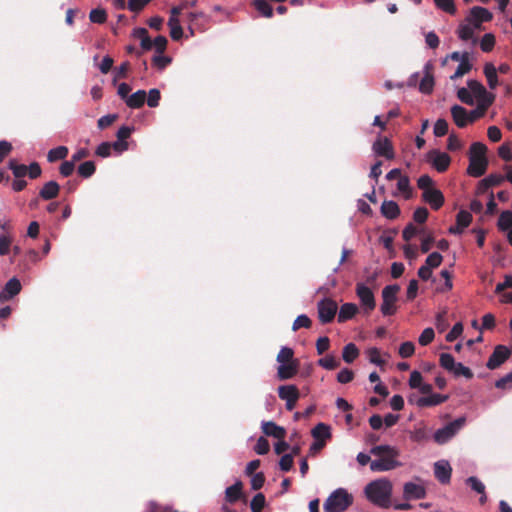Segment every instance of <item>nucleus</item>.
Segmentation results:
<instances>
[{"instance_id":"7c9ffc66","label":"nucleus","mask_w":512,"mask_h":512,"mask_svg":"<svg viewBox=\"0 0 512 512\" xmlns=\"http://www.w3.org/2000/svg\"><path fill=\"white\" fill-rule=\"evenodd\" d=\"M429 64L425 66V75L420 81L419 90L424 94H429L432 92L434 87V78L432 74L428 71Z\"/></svg>"},{"instance_id":"0eeeda50","label":"nucleus","mask_w":512,"mask_h":512,"mask_svg":"<svg viewBox=\"0 0 512 512\" xmlns=\"http://www.w3.org/2000/svg\"><path fill=\"white\" fill-rule=\"evenodd\" d=\"M467 86L471 90L474 101L476 100L477 104L492 105L495 101V94L487 91L485 86L478 80L469 79Z\"/></svg>"},{"instance_id":"7ed1b4c3","label":"nucleus","mask_w":512,"mask_h":512,"mask_svg":"<svg viewBox=\"0 0 512 512\" xmlns=\"http://www.w3.org/2000/svg\"><path fill=\"white\" fill-rule=\"evenodd\" d=\"M486 146L481 142H475L470 147L469 166L467 172L473 177H480L485 174L488 160L486 157Z\"/></svg>"},{"instance_id":"ea45409f","label":"nucleus","mask_w":512,"mask_h":512,"mask_svg":"<svg viewBox=\"0 0 512 512\" xmlns=\"http://www.w3.org/2000/svg\"><path fill=\"white\" fill-rule=\"evenodd\" d=\"M78 173L83 178H89L95 173V164L93 161H86L78 166Z\"/></svg>"},{"instance_id":"6e6552de","label":"nucleus","mask_w":512,"mask_h":512,"mask_svg":"<svg viewBox=\"0 0 512 512\" xmlns=\"http://www.w3.org/2000/svg\"><path fill=\"white\" fill-rule=\"evenodd\" d=\"M356 295L365 314H369L376 307L374 293L365 283L356 284Z\"/></svg>"},{"instance_id":"69168bd1","label":"nucleus","mask_w":512,"mask_h":512,"mask_svg":"<svg viewBox=\"0 0 512 512\" xmlns=\"http://www.w3.org/2000/svg\"><path fill=\"white\" fill-rule=\"evenodd\" d=\"M418 288V281L416 279L410 280L406 292V298L408 301H412L417 297Z\"/></svg>"},{"instance_id":"bf43d9fd","label":"nucleus","mask_w":512,"mask_h":512,"mask_svg":"<svg viewBox=\"0 0 512 512\" xmlns=\"http://www.w3.org/2000/svg\"><path fill=\"white\" fill-rule=\"evenodd\" d=\"M415 351L414 343L411 341L403 342L399 347V354L403 358H408L413 355Z\"/></svg>"},{"instance_id":"2eb2a0df","label":"nucleus","mask_w":512,"mask_h":512,"mask_svg":"<svg viewBox=\"0 0 512 512\" xmlns=\"http://www.w3.org/2000/svg\"><path fill=\"white\" fill-rule=\"evenodd\" d=\"M423 200L433 209H439L444 203V196L439 189H426L422 194Z\"/></svg>"},{"instance_id":"4468645a","label":"nucleus","mask_w":512,"mask_h":512,"mask_svg":"<svg viewBox=\"0 0 512 512\" xmlns=\"http://www.w3.org/2000/svg\"><path fill=\"white\" fill-rule=\"evenodd\" d=\"M452 468L448 461L439 460L434 463V474L438 481L447 484L451 479Z\"/></svg>"},{"instance_id":"a18cd8bd","label":"nucleus","mask_w":512,"mask_h":512,"mask_svg":"<svg viewBox=\"0 0 512 512\" xmlns=\"http://www.w3.org/2000/svg\"><path fill=\"white\" fill-rule=\"evenodd\" d=\"M466 484L476 493L483 494L485 492L484 483L475 476H470L465 480Z\"/></svg>"},{"instance_id":"79ce46f5","label":"nucleus","mask_w":512,"mask_h":512,"mask_svg":"<svg viewBox=\"0 0 512 512\" xmlns=\"http://www.w3.org/2000/svg\"><path fill=\"white\" fill-rule=\"evenodd\" d=\"M410 438L415 442H422L428 439V432L425 426L421 425L415 427L413 431L410 432Z\"/></svg>"},{"instance_id":"5701e85b","label":"nucleus","mask_w":512,"mask_h":512,"mask_svg":"<svg viewBox=\"0 0 512 512\" xmlns=\"http://www.w3.org/2000/svg\"><path fill=\"white\" fill-rule=\"evenodd\" d=\"M381 214L390 220L397 218L400 214L398 204L393 200H385L380 208Z\"/></svg>"},{"instance_id":"6e6d98bb","label":"nucleus","mask_w":512,"mask_h":512,"mask_svg":"<svg viewBox=\"0 0 512 512\" xmlns=\"http://www.w3.org/2000/svg\"><path fill=\"white\" fill-rule=\"evenodd\" d=\"M434 337V330L430 327L425 328L418 338L419 344L422 346H426L433 341Z\"/></svg>"},{"instance_id":"f704fd0d","label":"nucleus","mask_w":512,"mask_h":512,"mask_svg":"<svg viewBox=\"0 0 512 512\" xmlns=\"http://www.w3.org/2000/svg\"><path fill=\"white\" fill-rule=\"evenodd\" d=\"M253 5L264 17L271 18L273 16L272 6L266 0H254Z\"/></svg>"},{"instance_id":"f8f14e48","label":"nucleus","mask_w":512,"mask_h":512,"mask_svg":"<svg viewBox=\"0 0 512 512\" xmlns=\"http://www.w3.org/2000/svg\"><path fill=\"white\" fill-rule=\"evenodd\" d=\"M22 285L17 277H12L0 291V303L11 300L20 293Z\"/></svg>"},{"instance_id":"5fc2aeb1","label":"nucleus","mask_w":512,"mask_h":512,"mask_svg":"<svg viewBox=\"0 0 512 512\" xmlns=\"http://www.w3.org/2000/svg\"><path fill=\"white\" fill-rule=\"evenodd\" d=\"M436 137H442L448 133V123L445 119H438L434 124L433 129Z\"/></svg>"},{"instance_id":"680f3d73","label":"nucleus","mask_w":512,"mask_h":512,"mask_svg":"<svg viewBox=\"0 0 512 512\" xmlns=\"http://www.w3.org/2000/svg\"><path fill=\"white\" fill-rule=\"evenodd\" d=\"M270 445L267 439L260 437L254 447V450L259 455H265L269 452Z\"/></svg>"},{"instance_id":"dca6fc26","label":"nucleus","mask_w":512,"mask_h":512,"mask_svg":"<svg viewBox=\"0 0 512 512\" xmlns=\"http://www.w3.org/2000/svg\"><path fill=\"white\" fill-rule=\"evenodd\" d=\"M451 115L454 123L459 128H464L467 124L471 123L469 113L466 108L461 105L455 104L451 107Z\"/></svg>"},{"instance_id":"8fccbe9b","label":"nucleus","mask_w":512,"mask_h":512,"mask_svg":"<svg viewBox=\"0 0 512 512\" xmlns=\"http://www.w3.org/2000/svg\"><path fill=\"white\" fill-rule=\"evenodd\" d=\"M266 504L265 496L262 493H257L250 503V508L252 512H261L263 507Z\"/></svg>"},{"instance_id":"f257e3e1","label":"nucleus","mask_w":512,"mask_h":512,"mask_svg":"<svg viewBox=\"0 0 512 512\" xmlns=\"http://www.w3.org/2000/svg\"><path fill=\"white\" fill-rule=\"evenodd\" d=\"M373 456L378 457L370 462V470L373 472H387L402 466L397 460L400 451L390 445H377L370 449Z\"/></svg>"},{"instance_id":"39448f33","label":"nucleus","mask_w":512,"mask_h":512,"mask_svg":"<svg viewBox=\"0 0 512 512\" xmlns=\"http://www.w3.org/2000/svg\"><path fill=\"white\" fill-rule=\"evenodd\" d=\"M465 423L466 418L464 416L458 417L457 419L449 422L444 427L435 431L433 435L434 441L439 445L446 444L456 436V434L464 427Z\"/></svg>"},{"instance_id":"2f4dec72","label":"nucleus","mask_w":512,"mask_h":512,"mask_svg":"<svg viewBox=\"0 0 512 512\" xmlns=\"http://www.w3.org/2000/svg\"><path fill=\"white\" fill-rule=\"evenodd\" d=\"M359 355V350L354 343H348L344 346L342 351L343 360L350 364L352 363Z\"/></svg>"},{"instance_id":"a19ab883","label":"nucleus","mask_w":512,"mask_h":512,"mask_svg":"<svg viewBox=\"0 0 512 512\" xmlns=\"http://www.w3.org/2000/svg\"><path fill=\"white\" fill-rule=\"evenodd\" d=\"M472 69V64L470 63L469 59H463L461 63H459L456 71L453 75H451L450 79L455 80L457 78L462 77L466 73H468Z\"/></svg>"},{"instance_id":"3c124183","label":"nucleus","mask_w":512,"mask_h":512,"mask_svg":"<svg viewBox=\"0 0 512 512\" xmlns=\"http://www.w3.org/2000/svg\"><path fill=\"white\" fill-rule=\"evenodd\" d=\"M491 105H486V104H477V107L471 111H468L469 113V120L471 123H473L474 121H476L477 119L481 118L482 116H484L486 110L490 107Z\"/></svg>"},{"instance_id":"a211bd4d","label":"nucleus","mask_w":512,"mask_h":512,"mask_svg":"<svg viewBox=\"0 0 512 512\" xmlns=\"http://www.w3.org/2000/svg\"><path fill=\"white\" fill-rule=\"evenodd\" d=\"M447 399V395L430 393L428 396L417 398L414 403L418 407H432L445 402Z\"/></svg>"},{"instance_id":"774afa93","label":"nucleus","mask_w":512,"mask_h":512,"mask_svg":"<svg viewBox=\"0 0 512 512\" xmlns=\"http://www.w3.org/2000/svg\"><path fill=\"white\" fill-rule=\"evenodd\" d=\"M463 332V325L462 323L458 322L456 323L452 329L449 331V333L446 335V341L452 342L455 339H457Z\"/></svg>"},{"instance_id":"9d476101","label":"nucleus","mask_w":512,"mask_h":512,"mask_svg":"<svg viewBox=\"0 0 512 512\" xmlns=\"http://www.w3.org/2000/svg\"><path fill=\"white\" fill-rule=\"evenodd\" d=\"M427 161L438 171L444 172L450 165V156L437 149L430 150L426 155Z\"/></svg>"},{"instance_id":"864d4df0","label":"nucleus","mask_w":512,"mask_h":512,"mask_svg":"<svg viewBox=\"0 0 512 512\" xmlns=\"http://www.w3.org/2000/svg\"><path fill=\"white\" fill-rule=\"evenodd\" d=\"M310 326H311L310 318L305 314H301L294 320L293 325H292V330L297 331L300 328H310Z\"/></svg>"},{"instance_id":"e433bc0d","label":"nucleus","mask_w":512,"mask_h":512,"mask_svg":"<svg viewBox=\"0 0 512 512\" xmlns=\"http://www.w3.org/2000/svg\"><path fill=\"white\" fill-rule=\"evenodd\" d=\"M498 227L503 231L512 229V211L506 210L500 214L498 219Z\"/></svg>"},{"instance_id":"49530a36","label":"nucleus","mask_w":512,"mask_h":512,"mask_svg":"<svg viewBox=\"0 0 512 512\" xmlns=\"http://www.w3.org/2000/svg\"><path fill=\"white\" fill-rule=\"evenodd\" d=\"M440 365L442 368H444L445 370H447L448 372H451V370H453V368H455V365H456V361L454 359V357L449 354V353H442L440 354Z\"/></svg>"},{"instance_id":"20e7f679","label":"nucleus","mask_w":512,"mask_h":512,"mask_svg":"<svg viewBox=\"0 0 512 512\" xmlns=\"http://www.w3.org/2000/svg\"><path fill=\"white\" fill-rule=\"evenodd\" d=\"M353 502V497L344 488L334 490L323 505L324 512H343Z\"/></svg>"},{"instance_id":"4d7b16f0","label":"nucleus","mask_w":512,"mask_h":512,"mask_svg":"<svg viewBox=\"0 0 512 512\" xmlns=\"http://www.w3.org/2000/svg\"><path fill=\"white\" fill-rule=\"evenodd\" d=\"M161 98L160 91L157 88L150 89L148 92L147 105L155 108L159 105Z\"/></svg>"},{"instance_id":"c756f323","label":"nucleus","mask_w":512,"mask_h":512,"mask_svg":"<svg viewBox=\"0 0 512 512\" xmlns=\"http://www.w3.org/2000/svg\"><path fill=\"white\" fill-rule=\"evenodd\" d=\"M505 180V177L501 174H490L486 178L482 179L479 183V189L485 191L491 186H498Z\"/></svg>"},{"instance_id":"1a4fd4ad","label":"nucleus","mask_w":512,"mask_h":512,"mask_svg":"<svg viewBox=\"0 0 512 512\" xmlns=\"http://www.w3.org/2000/svg\"><path fill=\"white\" fill-rule=\"evenodd\" d=\"M337 303L330 299L324 298L317 303L318 317L321 323L331 322L337 313Z\"/></svg>"},{"instance_id":"9b49d317","label":"nucleus","mask_w":512,"mask_h":512,"mask_svg":"<svg viewBox=\"0 0 512 512\" xmlns=\"http://www.w3.org/2000/svg\"><path fill=\"white\" fill-rule=\"evenodd\" d=\"M511 355V351L504 345H497L493 353L490 355L486 366L490 370L500 367Z\"/></svg>"},{"instance_id":"bb28decb","label":"nucleus","mask_w":512,"mask_h":512,"mask_svg":"<svg viewBox=\"0 0 512 512\" xmlns=\"http://www.w3.org/2000/svg\"><path fill=\"white\" fill-rule=\"evenodd\" d=\"M358 312V307L354 303H344L340 307L339 313H338V321L339 322H345L351 318H353L356 313Z\"/></svg>"},{"instance_id":"de8ad7c7","label":"nucleus","mask_w":512,"mask_h":512,"mask_svg":"<svg viewBox=\"0 0 512 512\" xmlns=\"http://www.w3.org/2000/svg\"><path fill=\"white\" fill-rule=\"evenodd\" d=\"M293 355H294V352L291 348L282 347L277 355L276 360L279 364L294 362Z\"/></svg>"},{"instance_id":"13d9d810","label":"nucleus","mask_w":512,"mask_h":512,"mask_svg":"<svg viewBox=\"0 0 512 512\" xmlns=\"http://www.w3.org/2000/svg\"><path fill=\"white\" fill-rule=\"evenodd\" d=\"M443 260V257L438 252H432L425 261V266H428L430 269L438 267Z\"/></svg>"},{"instance_id":"58836bf2","label":"nucleus","mask_w":512,"mask_h":512,"mask_svg":"<svg viewBox=\"0 0 512 512\" xmlns=\"http://www.w3.org/2000/svg\"><path fill=\"white\" fill-rule=\"evenodd\" d=\"M457 97L458 99L467 105H474V97L472 96V92L469 89V87H461L457 91Z\"/></svg>"},{"instance_id":"c03bdc74","label":"nucleus","mask_w":512,"mask_h":512,"mask_svg":"<svg viewBox=\"0 0 512 512\" xmlns=\"http://www.w3.org/2000/svg\"><path fill=\"white\" fill-rule=\"evenodd\" d=\"M89 19L93 23L102 24L107 19L106 11L102 8L92 9L89 13Z\"/></svg>"},{"instance_id":"37998d69","label":"nucleus","mask_w":512,"mask_h":512,"mask_svg":"<svg viewBox=\"0 0 512 512\" xmlns=\"http://www.w3.org/2000/svg\"><path fill=\"white\" fill-rule=\"evenodd\" d=\"M436 7L442 11L454 15L456 13V7L453 0H433Z\"/></svg>"},{"instance_id":"473e14b6","label":"nucleus","mask_w":512,"mask_h":512,"mask_svg":"<svg viewBox=\"0 0 512 512\" xmlns=\"http://www.w3.org/2000/svg\"><path fill=\"white\" fill-rule=\"evenodd\" d=\"M315 439H329L331 437L330 426L325 423H318L311 431Z\"/></svg>"},{"instance_id":"09e8293b","label":"nucleus","mask_w":512,"mask_h":512,"mask_svg":"<svg viewBox=\"0 0 512 512\" xmlns=\"http://www.w3.org/2000/svg\"><path fill=\"white\" fill-rule=\"evenodd\" d=\"M450 373L455 377L463 376L466 379H471L473 377V372L460 362L456 363L455 368H453Z\"/></svg>"},{"instance_id":"423d86ee","label":"nucleus","mask_w":512,"mask_h":512,"mask_svg":"<svg viewBox=\"0 0 512 512\" xmlns=\"http://www.w3.org/2000/svg\"><path fill=\"white\" fill-rule=\"evenodd\" d=\"M400 291L398 284L387 285L382 290L381 313L384 316L393 315L396 312L395 302L397 301V293Z\"/></svg>"},{"instance_id":"b1692460","label":"nucleus","mask_w":512,"mask_h":512,"mask_svg":"<svg viewBox=\"0 0 512 512\" xmlns=\"http://www.w3.org/2000/svg\"><path fill=\"white\" fill-rule=\"evenodd\" d=\"M467 16H469V19H475L478 23L488 22L493 18L489 10L480 6L472 7Z\"/></svg>"},{"instance_id":"f03ea898","label":"nucleus","mask_w":512,"mask_h":512,"mask_svg":"<svg viewBox=\"0 0 512 512\" xmlns=\"http://www.w3.org/2000/svg\"><path fill=\"white\" fill-rule=\"evenodd\" d=\"M392 490V482L383 477L369 482L364 488V494L374 505L387 508L391 504Z\"/></svg>"},{"instance_id":"a878e982","label":"nucleus","mask_w":512,"mask_h":512,"mask_svg":"<svg viewBox=\"0 0 512 512\" xmlns=\"http://www.w3.org/2000/svg\"><path fill=\"white\" fill-rule=\"evenodd\" d=\"M146 97L147 93L145 90H138L135 93L129 95L125 103L129 108L137 109L144 105Z\"/></svg>"},{"instance_id":"72a5a7b5","label":"nucleus","mask_w":512,"mask_h":512,"mask_svg":"<svg viewBox=\"0 0 512 512\" xmlns=\"http://www.w3.org/2000/svg\"><path fill=\"white\" fill-rule=\"evenodd\" d=\"M68 155V148L66 146H58L49 150L47 159L49 162L65 159Z\"/></svg>"},{"instance_id":"338daca9","label":"nucleus","mask_w":512,"mask_h":512,"mask_svg":"<svg viewBox=\"0 0 512 512\" xmlns=\"http://www.w3.org/2000/svg\"><path fill=\"white\" fill-rule=\"evenodd\" d=\"M498 389H510L512 387V372L506 374L495 382Z\"/></svg>"},{"instance_id":"393cba45","label":"nucleus","mask_w":512,"mask_h":512,"mask_svg":"<svg viewBox=\"0 0 512 512\" xmlns=\"http://www.w3.org/2000/svg\"><path fill=\"white\" fill-rule=\"evenodd\" d=\"M484 75L487 79V84L490 89H495L499 85L497 76V69L493 63L487 62L483 68Z\"/></svg>"},{"instance_id":"ddd939ff","label":"nucleus","mask_w":512,"mask_h":512,"mask_svg":"<svg viewBox=\"0 0 512 512\" xmlns=\"http://www.w3.org/2000/svg\"><path fill=\"white\" fill-rule=\"evenodd\" d=\"M426 496V490L422 485L414 482H407L403 487V498L407 501L413 499H423Z\"/></svg>"},{"instance_id":"e2e57ef3","label":"nucleus","mask_w":512,"mask_h":512,"mask_svg":"<svg viewBox=\"0 0 512 512\" xmlns=\"http://www.w3.org/2000/svg\"><path fill=\"white\" fill-rule=\"evenodd\" d=\"M251 476V488L252 490H259L262 488L265 482V476L262 472L255 473L250 475Z\"/></svg>"},{"instance_id":"c9c22d12","label":"nucleus","mask_w":512,"mask_h":512,"mask_svg":"<svg viewBox=\"0 0 512 512\" xmlns=\"http://www.w3.org/2000/svg\"><path fill=\"white\" fill-rule=\"evenodd\" d=\"M8 167L15 178H23L27 175L28 167L24 164H18L16 160L11 159L8 163Z\"/></svg>"},{"instance_id":"aec40b11","label":"nucleus","mask_w":512,"mask_h":512,"mask_svg":"<svg viewBox=\"0 0 512 512\" xmlns=\"http://www.w3.org/2000/svg\"><path fill=\"white\" fill-rule=\"evenodd\" d=\"M261 428L265 435L279 440H282L286 435V430L273 421H263Z\"/></svg>"},{"instance_id":"412c9836","label":"nucleus","mask_w":512,"mask_h":512,"mask_svg":"<svg viewBox=\"0 0 512 512\" xmlns=\"http://www.w3.org/2000/svg\"><path fill=\"white\" fill-rule=\"evenodd\" d=\"M298 371V363L297 362H290V363H284L279 364L277 368V377L280 380H287L291 379L296 375Z\"/></svg>"},{"instance_id":"f3484780","label":"nucleus","mask_w":512,"mask_h":512,"mask_svg":"<svg viewBox=\"0 0 512 512\" xmlns=\"http://www.w3.org/2000/svg\"><path fill=\"white\" fill-rule=\"evenodd\" d=\"M374 153L387 159L394 158V152L390 141L387 138L377 139L372 147Z\"/></svg>"},{"instance_id":"052dcab7","label":"nucleus","mask_w":512,"mask_h":512,"mask_svg":"<svg viewBox=\"0 0 512 512\" xmlns=\"http://www.w3.org/2000/svg\"><path fill=\"white\" fill-rule=\"evenodd\" d=\"M471 219H472V216L468 211L461 210L457 214L456 222L459 226L466 228L469 226Z\"/></svg>"},{"instance_id":"6ab92c4d","label":"nucleus","mask_w":512,"mask_h":512,"mask_svg":"<svg viewBox=\"0 0 512 512\" xmlns=\"http://www.w3.org/2000/svg\"><path fill=\"white\" fill-rule=\"evenodd\" d=\"M458 38L465 42H471L472 45H476L478 43V38L475 35V31L470 27V24L465 20L459 24L458 29L456 31Z\"/></svg>"},{"instance_id":"0e129e2a","label":"nucleus","mask_w":512,"mask_h":512,"mask_svg":"<svg viewBox=\"0 0 512 512\" xmlns=\"http://www.w3.org/2000/svg\"><path fill=\"white\" fill-rule=\"evenodd\" d=\"M354 378V373L348 368H343L337 375V381L341 384H347Z\"/></svg>"},{"instance_id":"4c0bfd02","label":"nucleus","mask_w":512,"mask_h":512,"mask_svg":"<svg viewBox=\"0 0 512 512\" xmlns=\"http://www.w3.org/2000/svg\"><path fill=\"white\" fill-rule=\"evenodd\" d=\"M318 365L327 370H333L340 365V360L333 355H327L318 360Z\"/></svg>"},{"instance_id":"cd10ccee","label":"nucleus","mask_w":512,"mask_h":512,"mask_svg":"<svg viewBox=\"0 0 512 512\" xmlns=\"http://www.w3.org/2000/svg\"><path fill=\"white\" fill-rule=\"evenodd\" d=\"M279 398L282 400H298L299 391L295 385H283L278 388Z\"/></svg>"},{"instance_id":"4be33fe9","label":"nucleus","mask_w":512,"mask_h":512,"mask_svg":"<svg viewBox=\"0 0 512 512\" xmlns=\"http://www.w3.org/2000/svg\"><path fill=\"white\" fill-rule=\"evenodd\" d=\"M60 191V186L56 181H48L43 185V187L39 191V196L43 200H51L58 196Z\"/></svg>"},{"instance_id":"c85d7f7f","label":"nucleus","mask_w":512,"mask_h":512,"mask_svg":"<svg viewBox=\"0 0 512 512\" xmlns=\"http://www.w3.org/2000/svg\"><path fill=\"white\" fill-rule=\"evenodd\" d=\"M242 482L237 480L233 485L225 490V498L230 503H235L241 498Z\"/></svg>"},{"instance_id":"603ef678","label":"nucleus","mask_w":512,"mask_h":512,"mask_svg":"<svg viewBox=\"0 0 512 512\" xmlns=\"http://www.w3.org/2000/svg\"><path fill=\"white\" fill-rule=\"evenodd\" d=\"M495 45V37L491 33H486L481 41H480V47L483 52H489L492 50V48Z\"/></svg>"}]
</instances>
